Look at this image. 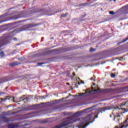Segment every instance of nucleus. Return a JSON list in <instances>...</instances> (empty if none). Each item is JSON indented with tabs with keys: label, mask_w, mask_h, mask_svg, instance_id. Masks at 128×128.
<instances>
[{
	"label": "nucleus",
	"mask_w": 128,
	"mask_h": 128,
	"mask_svg": "<svg viewBox=\"0 0 128 128\" xmlns=\"http://www.w3.org/2000/svg\"><path fill=\"white\" fill-rule=\"evenodd\" d=\"M96 106L88 108L85 109L84 111H79L73 114L72 116L66 118L63 120V122L60 124L56 126L54 128H72V124L80 120V118H77L78 116H80L84 112H88L90 110H92V108H95ZM87 111V112H86Z\"/></svg>",
	"instance_id": "1"
},
{
	"label": "nucleus",
	"mask_w": 128,
	"mask_h": 128,
	"mask_svg": "<svg viewBox=\"0 0 128 128\" xmlns=\"http://www.w3.org/2000/svg\"><path fill=\"white\" fill-rule=\"evenodd\" d=\"M11 40L12 38L10 37L8 34H5L3 37L0 38V48L10 44Z\"/></svg>",
	"instance_id": "2"
},
{
	"label": "nucleus",
	"mask_w": 128,
	"mask_h": 128,
	"mask_svg": "<svg viewBox=\"0 0 128 128\" xmlns=\"http://www.w3.org/2000/svg\"><path fill=\"white\" fill-rule=\"evenodd\" d=\"M88 120H90V115L88 116L84 119V122H81L79 125H78V128H86V126H88V124H90V123H88L86 124V122H88Z\"/></svg>",
	"instance_id": "3"
},
{
	"label": "nucleus",
	"mask_w": 128,
	"mask_h": 128,
	"mask_svg": "<svg viewBox=\"0 0 128 128\" xmlns=\"http://www.w3.org/2000/svg\"><path fill=\"white\" fill-rule=\"evenodd\" d=\"M86 92L84 93H79V96L80 98H86L88 96H90V94H92V92H98V90H94V87H92V91L89 90L88 89H87L85 90Z\"/></svg>",
	"instance_id": "4"
},
{
	"label": "nucleus",
	"mask_w": 128,
	"mask_h": 128,
	"mask_svg": "<svg viewBox=\"0 0 128 128\" xmlns=\"http://www.w3.org/2000/svg\"><path fill=\"white\" fill-rule=\"evenodd\" d=\"M22 123L23 122H20L14 124H8V128H18L20 126H26L29 124H22Z\"/></svg>",
	"instance_id": "5"
},
{
	"label": "nucleus",
	"mask_w": 128,
	"mask_h": 128,
	"mask_svg": "<svg viewBox=\"0 0 128 128\" xmlns=\"http://www.w3.org/2000/svg\"><path fill=\"white\" fill-rule=\"evenodd\" d=\"M114 110H116L118 111V114H124V112H128V108H119L118 106L116 107Z\"/></svg>",
	"instance_id": "6"
},
{
	"label": "nucleus",
	"mask_w": 128,
	"mask_h": 128,
	"mask_svg": "<svg viewBox=\"0 0 128 128\" xmlns=\"http://www.w3.org/2000/svg\"><path fill=\"white\" fill-rule=\"evenodd\" d=\"M112 110V106H104L103 108H100L98 110L99 112L102 114V112H106V110Z\"/></svg>",
	"instance_id": "7"
},
{
	"label": "nucleus",
	"mask_w": 128,
	"mask_h": 128,
	"mask_svg": "<svg viewBox=\"0 0 128 128\" xmlns=\"http://www.w3.org/2000/svg\"><path fill=\"white\" fill-rule=\"evenodd\" d=\"M6 122V124H8L10 122V120L9 118H6L4 116H2L0 118V124H2V122Z\"/></svg>",
	"instance_id": "8"
},
{
	"label": "nucleus",
	"mask_w": 128,
	"mask_h": 128,
	"mask_svg": "<svg viewBox=\"0 0 128 128\" xmlns=\"http://www.w3.org/2000/svg\"><path fill=\"white\" fill-rule=\"evenodd\" d=\"M119 12H121L123 14H128V5L123 6L119 10Z\"/></svg>",
	"instance_id": "9"
},
{
	"label": "nucleus",
	"mask_w": 128,
	"mask_h": 128,
	"mask_svg": "<svg viewBox=\"0 0 128 128\" xmlns=\"http://www.w3.org/2000/svg\"><path fill=\"white\" fill-rule=\"evenodd\" d=\"M8 80H10V76H8L4 77L3 78H0V84H4V82H8Z\"/></svg>",
	"instance_id": "10"
},
{
	"label": "nucleus",
	"mask_w": 128,
	"mask_h": 128,
	"mask_svg": "<svg viewBox=\"0 0 128 128\" xmlns=\"http://www.w3.org/2000/svg\"><path fill=\"white\" fill-rule=\"evenodd\" d=\"M20 63L18 61H16L10 64H9L10 66H11V68H12V66H18V64H20Z\"/></svg>",
	"instance_id": "11"
},
{
	"label": "nucleus",
	"mask_w": 128,
	"mask_h": 128,
	"mask_svg": "<svg viewBox=\"0 0 128 128\" xmlns=\"http://www.w3.org/2000/svg\"><path fill=\"white\" fill-rule=\"evenodd\" d=\"M10 100V98H12V100H13V102H22V100H20V98H17V100H19L18 102L16 101V100H14V98H12V97H9Z\"/></svg>",
	"instance_id": "12"
},
{
	"label": "nucleus",
	"mask_w": 128,
	"mask_h": 128,
	"mask_svg": "<svg viewBox=\"0 0 128 128\" xmlns=\"http://www.w3.org/2000/svg\"><path fill=\"white\" fill-rule=\"evenodd\" d=\"M0 100H0V102H6V100H10V96L6 97L5 98H1Z\"/></svg>",
	"instance_id": "13"
},
{
	"label": "nucleus",
	"mask_w": 128,
	"mask_h": 128,
	"mask_svg": "<svg viewBox=\"0 0 128 128\" xmlns=\"http://www.w3.org/2000/svg\"><path fill=\"white\" fill-rule=\"evenodd\" d=\"M34 25L32 24H28L25 26L26 28H32Z\"/></svg>",
	"instance_id": "14"
},
{
	"label": "nucleus",
	"mask_w": 128,
	"mask_h": 128,
	"mask_svg": "<svg viewBox=\"0 0 128 128\" xmlns=\"http://www.w3.org/2000/svg\"><path fill=\"white\" fill-rule=\"evenodd\" d=\"M68 13L62 14H61L60 16L61 18H66V16H68Z\"/></svg>",
	"instance_id": "15"
},
{
	"label": "nucleus",
	"mask_w": 128,
	"mask_h": 128,
	"mask_svg": "<svg viewBox=\"0 0 128 128\" xmlns=\"http://www.w3.org/2000/svg\"><path fill=\"white\" fill-rule=\"evenodd\" d=\"M128 38H126V39H124L122 42L118 44H122V42H126V40H128Z\"/></svg>",
	"instance_id": "16"
},
{
	"label": "nucleus",
	"mask_w": 128,
	"mask_h": 128,
	"mask_svg": "<svg viewBox=\"0 0 128 128\" xmlns=\"http://www.w3.org/2000/svg\"><path fill=\"white\" fill-rule=\"evenodd\" d=\"M86 4H88V3L81 4L78 5V6H86Z\"/></svg>",
	"instance_id": "17"
},
{
	"label": "nucleus",
	"mask_w": 128,
	"mask_h": 128,
	"mask_svg": "<svg viewBox=\"0 0 128 128\" xmlns=\"http://www.w3.org/2000/svg\"><path fill=\"white\" fill-rule=\"evenodd\" d=\"M0 56L1 58H4V52H0Z\"/></svg>",
	"instance_id": "18"
},
{
	"label": "nucleus",
	"mask_w": 128,
	"mask_h": 128,
	"mask_svg": "<svg viewBox=\"0 0 128 128\" xmlns=\"http://www.w3.org/2000/svg\"><path fill=\"white\" fill-rule=\"evenodd\" d=\"M10 20V18H7L4 20L0 21V24H2V22H6V20Z\"/></svg>",
	"instance_id": "19"
},
{
	"label": "nucleus",
	"mask_w": 128,
	"mask_h": 128,
	"mask_svg": "<svg viewBox=\"0 0 128 128\" xmlns=\"http://www.w3.org/2000/svg\"><path fill=\"white\" fill-rule=\"evenodd\" d=\"M13 20H18V18H20V16H14L12 18Z\"/></svg>",
	"instance_id": "20"
},
{
	"label": "nucleus",
	"mask_w": 128,
	"mask_h": 128,
	"mask_svg": "<svg viewBox=\"0 0 128 128\" xmlns=\"http://www.w3.org/2000/svg\"><path fill=\"white\" fill-rule=\"evenodd\" d=\"M44 64V62H38L37 64V66H42V64Z\"/></svg>",
	"instance_id": "21"
},
{
	"label": "nucleus",
	"mask_w": 128,
	"mask_h": 128,
	"mask_svg": "<svg viewBox=\"0 0 128 128\" xmlns=\"http://www.w3.org/2000/svg\"><path fill=\"white\" fill-rule=\"evenodd\" d=\"M22 30L20 28H18L17 30H16L14 31V32H22Z\"/></svg>",
	"instance_id": "22"
},
{
	"label": "nucleus",
	"mask_w": 128,
	"mask_h": 128,
	"mask_svg": "<svg viewBox=\"0 0 128 128\" xmlns=\"http://www.w3.org/2000/svg\"><path fill=\"white\" fill-rule=\"evenodd\" d=\"M18 60H21V62H24V58H18Z\"/></svg>",
	"instance_id": "23"
},
{
	"label": "nucleus",
	"mask_w": 128,
	"mask_h": 128,
	"mask_svg": "<svg viewBox=\"0 0 128 128\" xmlns=\"http://www.w3.org/2000/svg\"><path fill=\"white\" fill-rule=\"evenodd\" d=\"M22 100H23V101H24V100H26V101L30 100V98H25L22 99Z\"/></svg>",
	"instance_id": "24"
},
{
	"label": "nucleus",
	"mask_w": 128,
	"mask_h": 128,
	"mask_svg": "<svg viewBox=\"0 0 128 128\" xmlns=\"http://www.w3.org/2000/svg\"><path fill=\"white\" fill-rule=\"evenodd\" d=\"M120 118V115H118V116H114V120H116V118Z\"/></svg>",
	"instance_id": "25"
},
{
	"label": "nucleus",
	"mask_w": 128,
	"mask_h": 128,
	"mask_svg": "<svg viewBox=\"0 0 128 128\" xmlns=\"http://www.w3.org/2000/svg\"><path fill=\"white\" fill-rule=\"evenodd\" d=\"M98 4H98V3H96L94 4L91 5L90 6H98Z\"/></svg>",
	"instance_id": "26"
},
{
	"label": "nucleus",
	"mask_w": 128,
	"mask_h": 128,
	"mask_svg": "<svg viewBox=\"0 0 128 128\" xmlns=\"http://www.w3.org/2000/svg\"><path fill=\"white\" fill-rule=\"evenodd\" d=\"M95 51H96V49H94V48H90V52H95Z\"/></svg>",
	"instance_id": "27"
},
{
	"label": "nucleus",
	"mask_w": 128,
	"mask_h": 128,
	"mask_svg": "<svg viewBox=\"0 0 128 128\" xmlns=\"http://www.w3.org/2000/svg\"><path fill=\"white\" fill-rule=\"evenodd\" d=\"M110 14H114V11H110L109 12Z\"/></svg>",
	"instance_id": "28"
},
{
	"label": "nucleus",
	"mask_w": 128,
	"mask_h": 128,
	"mask_svg": "<svg viewBox=\"0 0 128 128\" xmlns=\"http://www.w3.org/2000/svg\"><path fill=\"white\" fill-rule=\"evenodd\" d=\"M111 78H114L116 76V74H114V73L111 74Z\"/></svg>",
	"instance_id": "29"
},
{
	"label": "nucleus",
	"mask_w": 128,
	"mask_h": 128,
	"mask_svg": "<svg viewBox=\"0 0 128 128\" xmlns=\"http://www.w3.org/2000/svg\"><path fill=\"white\" fill-rule=\"evenodd\" d=\"M24 96H22V97H20L19 98H20V100H21V102H22V98H24Z\"/></svg>",
	"instance_id": "30"
},
{
	"label": "nucleus",
	"mask_w": 128,
	"mask_h": 128,
	"mask_svg": "<svg viewBox=\"0 0 128 128\" xmlns=\"http://www.w3.org/2000/svg\"><path fill=\"white\" fill-rule=\"evenodd\" d=\"M28 108H25L22 110V112H26V110H28Z\"/></svg>",
	"instance_id": "31"
},
{
	"label": "nucleus",
	"mask_w": 128,
	"mask_h": 128,
	"mask_svg": "<svg viewBox=\"0 0 128 128\" xmlns=\"http://www.w3.org/2000/svg\"><path fill=\"white\" fill-rule=\"evenodd\" d=\"M126 102H125L124 104H122L120 106H126Z\"/></svg>",
	"instance_id": "32"
},
{
	"label": "nucleus",
	"mask_w": 128,
	"mask_h": 128,
	"mask_svg": "<svg viewBox=\"0 0 128 128\" xmlns=\"http://www.w3.org/2000/svg\"><path fill=\"white\" fill-rule=\"evenodd\" d=\"M47 121H44V120H42L41 122L42 124H46V122Z\"/></svg>",
	"instance_id": "33"
},
{
	"label": "nucleus",
	"mask_w": 128,
	"mask_h": 128,
	"mask_svg": "<svg viewBox=\"0 0 128 128\" xmlns=\"http://www.w3.org/2000/svg\"><path fill=\"white\" fill-rule=\"evenodd\" d=\"M94 78H96V76H94V77H92L90 78V80H94Z\"/></svg>",
	"instance_id": "34"
},
{
	"label": "nucleus",
	"mask_w": 128,
	"mask_h": 128,
	"mask_svg": "<svg viewBox=\"0 0 128 128\" xmlns=\"http://www.w3.org/2000/svg\"><path fill=\"white\" fill-rule=\"evenodd\" d=\"M0 18H4V19L6 18L4 16H0Z\"/></svg>",
	"instance_id": "35"
},
{
	"label": "nucleus",
	"mask_w": 128,
	"mask_h": 128,
	"mask_svg": "<svg viewBox=\"0 0 128 128\" xmlns=\"http://www.w3.org/2000/svg\"><path fill=\"white\" fill-rule=\"evenodd\" d=\"M124 60V58H123V57H120V58H119V60Z\"/></svg>",
	"instance_id": "36"
},
{
	"label": "nucleus",
	"mask_w": 128,
	"mask_h": 128,
	"mask_svg": "<svg viewBox=\"0 0 128 128\" xmlns=\"http://www.w3.org/2000/svg\"><path fill=\"white\" fill-rule=\"evenodd\" d=\"M72 96V94H70V96H68L65 98H70V96Z\"/></svg>",
	"instance_id": "37"
},
{
	"label": "nucleus",
	"mask_w": 128,
	"mask_h": 128,
	"mask_svg": "<svg viewBox=\"0 0 128 128\" xmlns=\"http://www.w3.org/2000/svg\"><path fill=\"white\" fill-rule=\"evenodd\" d=\"M2 94H4V92H0V96H2Z\"/></svg>",
	"instance_id": "38"
},
{
	"label": "nucleus",
	"mask_w": 128,
	"mask_h": 128,
	"mask_svg": "<svg viewBox=\"0 0 128 128\" xmlns=\"http://www.w3.org/2000/svg\"><path fill=\"white\" fill-rule=\"evenodd\" d=\"M72 74H73V76H76V74L74 73V72L72 73Z\"/></svg>",
	"instance_id": "39"
},
{
	"label": "nucleus",
	"mask_w": 128,
	"mask_h": 128,
	"mask_svg": "<svg viewBox=\"0 0 128 128\" xmlns=\"http://www.w3.org/2000/svg\"><path fill=\"white\" fill-rule=\"evenodd\" d=\"M14 40H16L17 38H13Z\"/></svg>",
	"instance_id": "40"
},
{
	"label": "nucleus",
	"mask_w": 128,
	"mask_h": 128,
	"mask_svg": "<svg viewBox=\"0 0 128 128\" xmlns=\"http://www.w3.org/2000/svg\"><path fill=\"white\" fill-rule=\"evenodd\" d=\"M81 81V83H82V84H84V81H82V80H80Z\"/></svg>",
	"instance_id": "41"
},
{
	"label": "nucleus",
	"mask_w": 128,
	"mask_h": 128,
	"mask_svg": "<svg viewBox=\"0 0 128 128\" xmlns=\"http://www.w3.org/2000/svg\"><path fill=\"white\" fill-rule=\"evenodd\" d=\"M82 16V18H84L86 16V14L84 16Z\"/></svg>",
	"instance_id": "42"
},
{
	"label": "nucleus",
	"mask_w": 128,
	"mask_h": 128,
	"mask_svg": "<svg viewBox=\"0 0 128 128\" xmlns=\"http://www.w3.org/2000/svg\"><path fill=\"white\" fill-rule=\"evenodd\" d=\"M44 96H42V98H45Z\"/></svg>",
	"instance_id": "43"
},
{
	"label": "nucleus",
	"mask_w": 128,
	"mask_h": 128,
	"mask_svg": "<svg viewBox=\"0 0 128 128\" xmlns=\"http://www.w3.org/2000/svg\"><path fill=\"white\" fill-rule=\"evenodd\" d=\"M64 99V98H63L62 99L60 100H62Z\"/></svg>",
	"instance_id": "44"
},
{
	"label": "nucleus",
	"mask_w": 128,
	"mask_h": 128,
	"mask_svg": "<svg viewBox=\"0 0 128 128\" xmlns=\"http://www.w3.org/2000/svg\"><path fill=\"white\" fill-rule=\"evenodd\" d=\"M26 77L24 76V79L26 80Z\"/></svg>",
	"instance_id": "45"
},
{
	"label": "nucleus",
	"mask_w": 128,
	"mask_h": 128,
	"mask_svg": "<svg viewBox=\"0 0 128 128\" xmlns=\"http://www.w3.org/2000/svg\"><path fill=\"white\" fill-rule=\"evenodd\" d=\"M114 0V2H116V0H110V1Z\"/></svg>",
	"instance_id": "46"
},
{
	"label": "nucleus",
	"mask_w": 128,
	"mask_h": 128,
	"mask_svg": "<svg viewBox=\"0 0 128 128\" xmlns=\"http://www.w3.org/2000/svg\"><path fill=\"white\" fill-rule=\"evenodd\" d=\"M93 86H96V83H94V84H93Z\"/></svg>",
	"instance_id": "47"
},
{
	"label": "nucleus",
	"mask_w": 128,
	"mask_h": 128,
	"mask_svg": "<svg viewBox=\"0 0 128 128\" xmlns=\"http://www.w3.org/2000/svg\"><path fill=\"white\" fill-rule=\"evenodd\" d=\"M78 80H80V78H78Z\"/></svg>",
	"instance_id": "48"
},
{
	"label": "nucleus",
	"mask_w": 128,
	"mask_h": 128,
	"mask_svg": "<svg viewBox=\"0 0 128 128\" xmlns=\"http://www.w3.org/2000/svg\"><path fill=\"white\" fill-rule=\"evenodd\" d=\"M26 118H30V117H27Z\"/></svg>",
	"instance_id": "49"
},
{
	"label": "nucleus",
	"mask_w": 128,
	"mask_h": 128,
	"mask_svg": "<svg viewBox=\"0 0 128 128\" xmlns=\"http://www.w3.org/2000/svg\"><path fill=\"white\" fill-rule=\"evenodd\" d=\"M67 84L70 85V83H67Z\"/></svg>",
	"instance_id": "50"
},
{
	"label": "nucleus",
	"mask_w": 128,
	"mask_h": 128,
	"mask_svg": "<svg viewBox=\"0 0 128 128\" xmlns=\"http://www.w3.org/2000/svg\"><path fill=\"white\" fill-rule=\"evenodd\" d=\"M78 84H80V82H78Z\"/></svg>",
	"instance_id": "51"
},
{
	"label": "nucleus",
	"mask_w": 128,
	"mask_h": 128,
	"mask_svg": "<svg viewBox=\"0 0 128 128\" xmlns=\"http://www.w3.org/2000/svg\"><path fill=\"white\" fill-rule=\"evenodd\" d=\"M110 118H112V115L111 114L110 115Z\"/></svg>",
	"instance_id": "52"
},
{
	"label": "nucleus",
	"mask_w": 128,
	"mask_h": 128,
	"mask_svg": "<svg viewBox=\"0 0 128 128\" xmlns=\"http://www.w3.org/2000/svg\"><path fill=\"white\" fill-rule=\"evenodd\" d=\"M96 0H93L92 2H96Z\"/></svg>",
	"instance_id": "53"
},
{
	"label": "nucleus",
	"mask_w": 128,
	"mask_h": 128,
	"mask_svg": "<svg viewBox=\"0 0 128 128\" xmlns=\"http://www.w3.org/2000/svg\"><path fill=\"white\" fill-rule=\"evenodd\" d=\"M118 122H120V119H118Z\"/></svg>",
	"instance_id": "54"
},
{
	"label": "nucleus",
	"mask_w": 128,
	"mask_h": 128,
	"mask_svg": "<svg viewBox=\"0 0 128 128\" xmlns=\"http://www.w3.org/2000/svg\"><path fill=\"white\" fill-rule=\"evenodd\" d=\"M104 22H106V20H105Z\"/></svg>",
	"instance_id": "55"
},
{
	"label": "nucleus",
	"mask_w": 128,
	"mask_h": 128,
	"mask_svg": "<svg viewBox=\"0 0 128 128\" xmlns=\"http://www.w3.org/2000/svg\"><path fill=\"white\" fill-rule=\"evenodd\" d=\"M42 104H44V103H42Z\"/></svg>",
	"instance_id": "56"
},
{
	"label": "nucleus",
	"mask_w": 128,
	"mask_h": 128,
	"mask_svg": "<svg viewBox=\"0 0 128 128\" xmlns=\"http://www.w3.org/2000/svg\"><path fill=\"white\" fill-rule=\"evenodd\" d=\"M94 82H96V80H94Z\"/></svg>",
	"instance_id": "57"
},
{
	"label": "nucleus",
	"mask_w": 128,
	"mask_h": 128,
	"mask_svg": "<svg viewBox=\"0 0 128 128\" xmlns=\"http://www.w3.org/2000/svg\"><path fill=\"white\" fill-rule=\"evenodd\" d=\"M26 116H28V114H26Z\"/></svg>",
	"instance_id": "58"
},
{
	"label": "nucleus",
	"mask_w": 128,
	"mask_h": 128,
	"mask_svg": "<svg viewBox=\"0 0 128 128\" xmlns=\"http://www.w3.org/2000/svg\"><path fill=\"white\" fill-rule=\"evenodd\" d=\"M46 96H48V95H46Z\"/></svg>",
	"instance_id": "59"
}]
</instances>
